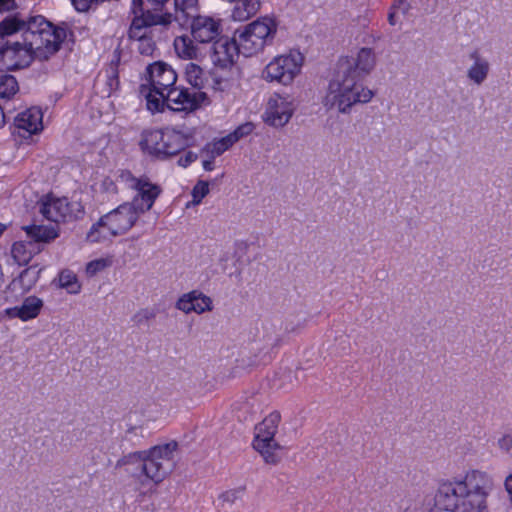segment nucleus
Segmentation results:
<instances>
[{
    "label": "nucleus",
    "instance_id": "f257e3e1",
    "mask_svg": "<svg viewBox=\"0 0 512 512\" xmlns=\"http://www.w3.org/2000/svg\"><path fill=\"white\" fill-rule=\"evenodd\" d=\"M69 37H73V32L66 23L54 25L45 18H37L22 42L0 45V65L6 70H18L28 67L34 59L46 61Z\"/></svg>",
    "mask_w": 512,
    "mask_h": 512
},
{
    "label": "nucleus",
    "instance_id": "f03ea898",
    "mask_svg": "<svg viewBox=\"0 0 512 512\" xmlns=\"http://www.w3.org/2000/svg\"><path fill=\"white\" fill-rule=\"evenodd\" d=\"M493 486V480L486 472L473 470L460 481L440 484L435 503L446 511L488 512L487 497Z\"/></svg>",
    "mask_w": 512,
    "mask_h": 512
},
{
    "label": "nucleus",
    "instance_id": "7ed1b4c3",
    "mask_svg": "<svg viewBox=\"0 0 512 512\" xmlns=\"http://www.w3.org/2000/svg\"><path fill=\"white\" fill-rule=\"evenodd\" d=\"M373 96V91L365 87L362 80L344 73L341 80L329 82L323 105L327 109L336 108L339 113L347 114L354 105L368 103Z\"/></svg>",
    "mask_w": 512,
    "mask_h": 512
},
{
    "label": "nucleus",
    "instance_id": "20e7f679",
    "mask_svg": "<svg viewBox=\"0 0 512 512\" xmlns=\"http://www.w3.org/2000/svg\"><path fill=\"white\" fill-rule=\"evenodd\" d=\"M194 141V133L190 129L165 128L143 131L139 145L149 155L166 159L193 145Z\"/></svg>",
    "mask_w": 512,
    "mask_h": 512
},
{
    "label": "nucleus",
    "instance_id": "39448f33",
    "mask_svg": "<svg viewBox=\"0 0 512 512\" xmlns=\"http://www.w3.org/2000/svg\"><path fill=\"white\" fill-rule=\"evenodd\" d=\"M140 214L127 202L106 213L92 225L87 233L90 242H101L128 232L137 222Z\"/></svg>",
    "mask_w": 512,
    "mask_h": 512
},
{
    "label": "nucleus",
    "instance_id": "423d86ee",
    "mask_svg": "<svg viewBox=\"0 0 512 512\" xmlns=\"http://www.w3.org/2000/svg\"><path fill=\"white\" fill-rule=\"evenodd\" d=\"M190 25L191 36L182 35L174 39V48L177 55L186 59L184 55V40H186L187 47H193L192 49H203L207 46L212 45L214 41L219 40L222 35V23L221 19L207 15H196L192 17L188 23Z\"/></svg>",
    "mask_w": 512,
    "mask_h": 512
},
{
    "label": "nucleus",
    "instance_id": "0eeeda50",
    "mask_svg": "<svg viewBox=\"0 0 512 512\" xmlns=\"http://www.w3.org/2000/svg\"><path fill=\"white\" fill-rule=\"evenodd\" d=\"M177 447L176 441H170L156 445L147 451L135 452L129 455V458L138 460L145 477L157 484L171 471L173 454Z\"/></svg>",
    "mask_w": 512,
    "mask_h": 512
},
{
    "label": "nucleus",
    "instance_id": "6e6552de",
    "mask_svg": "<svg viewBox=\"0 0 512 512\" xmlns=\"http://www.w3.org/2000/svg\"><path fill=\"white\" fill-rule=\"evenodd\" d=\"M276 32L275 20L270 17H261L246 25L243 30H236L234 35L241 47V54L249 57L271 45Z\"/></svg>",
    "mask_w": 512,
    "mask_h": 512
},
{
    "label": "nucleus",
    "instance_id": "1a4fd4ad",
    "mask_svg": "<svg viewBox=\"0 0 512 512\" xmlns=\"http://www.w3.org/2000/svg\"><path fill=\"white\" fill-rule=\"evenodd\" d=\"M184 43H187L184 40ZM187 46L188 44H184ZM193 47H185L183 51L187 60L203 61L209 57L215 67L221 69L231 68L241 53V47L234 36L229 38L223 35L219 40L214 41L212 45L203 49H192Z\"/></svg>",
    "mask_w": 512,
    "mask_h": 512
},
{
    "label": "nucleus",
    "instance_id": "9d476101",
    "mask_svg": "<svg viewBox=\"0 0 512 512\" xmlns=\"http://www.w3.org/2000/svg\"><path fill=\"white\" fill-rule=\"evenodd\" d=\"M146 73L150 85L145 94L147 108L152 112H162L165 93L175 87L177 74L170 65L162 61L148 65Z\"/></svg>",
    "mask_w": 512,
    "mask_h": 512
},
{
    "label": "nucleus",
    "instance_id": "9b49d317",
    "mask_svg": "<svg viewBox=\"0 0 512 512\" xmlns=\"http://www.w3.org/2000/svg\"><path fill=\"white\" fill-rule=\"evenodd\" d=\"M140 0H136L134 4V12L129 30L128 38L138 42V51L142 55L150 56L155 50V42L152 37L148 35L147 29L152 26L168 27L170 25V16H156L152 14H143V9L140 8Z\"/></svg>",
    "mask_w": 512,
    "mask_h": 512
},
{
    "label": "nucleus",
    "instance_id": "f8f14e48",
    "mask_svg": "<svg viewBox=\"0 0 512 512\" xmlns=\"http://www.w3.org/2000/svg\"><path fill=\"white\" fill-rule=\"evenodd\" d=\"M119 179L129 188L135 190L136 194L132 201L127 203L140 215L153 207L162 192L159 185L152 183L146 177L136 178L130 171H121Z\"/></svg>",
    "mask_w": 512,
    "mask_h": 512
},
{
    "label": "nucleus",
    "instance_id": "ddd939ff",
    "mask_svg": "<svg viewBox=\"0 0 512 512\" xmlns=\"http://www.w3.org/2000/svg\"><path fill=\"white\" fill-rule=\"evenodd\" d=\"M303 56L299 51L274 57L263 69L262 78L267 82L289 85L300 73Z\"/></svg>",
    "mask_w": 512,
    "mask_h": 512
},
{
    "label": "nucleus",
    "instance_id": "4468645a",
    "mask_svg": "<svg viewBox=\"0 0 512 512\" xmlns=\"http://www.w3.org/2000/svg\"><path fill=\"white\" fill-rule=\"evenodd\" d=\"M280 420V413L272 412L255 428L253 447L268 464H276L280 461V456L277 453L280 446L274 440Z\"/></svg>",
    "mask_w": 512,
    "mask_h": 512
},
{
    "label": "nucleus",
    "instance_id": "2eb2a0df",
    "mask_svg": "<svg viewBox=\"0 0 512 512\" xmlns=\"http://www.w3.org/2000/svg\"><path fill=\"white\" fill-rule=\"evenodd\" d=\"M40 213L51 222H69L83 217L85 211L78 201H69L66 197L46 196L40 202Z\"/></svg>",
    "mask_w": 512,
    "mask_h": 512
},
{
    "label": "nucleus",
    "instance_id": "dca6fc26",
    "mask_svg": "<svg viewBox=\"0 0 512 512\" xmlns=\"http://www.w3.org/2000/svg\"><path fill=\"white\" fill-rule=\"evenodd\" d=\"M208 102L205 92H191L185 87H174L165 93L164 107L176 112H192Z\"/></svg>",
    "mask_w": 512,
    "mask_h": 512
},
{
    "label": "nucleus",
    "instance_id": "f3484780",
    "mask_svg": "<svg viewBox=\"0 0 512 512\" xmlns=\"http://www.w3.org/2000/svg\"><path fill=\"white\" fill-rule=\"evenodd\" d=\"M296 109V102L291 95L274 93L267 104L265 121L274 127H283L291 119Z\"/></svg>",
    "mask_w": 512,
    "mask_h": 512
},
{
    "label": "nucleus",
    "instance_id": "a211bd4d",
    "mask_svg": "<svg viewBox=\"0 0 512 512\" xmlns=\"http://www.w3.org/2000/svg\"><path fill=\"white\" fill-rule=\"evenodd\" d=\"M42 118L43 115L40 108L31 107L26 109L15 117V129L23 137H25V133L28 135L37 134L43 129Z\"/></svg>",
    "mask_w": 512,
    "mask_h": 512
},
{
    "label": "nucleus",
    "instance_id": "6ab92c4d",
    "mask_svg": "<svg viewBox=\"0 0 512 512\" xmlns=\"http://www.w3.org/2000/svg\"><path fill=\"white\" fill-rule=\"evenodd\" d=\"M468 57L472 63L467 68L466 77L472 84L481 86L489 76L491 64L489 60L481 54L479 49H474L469 52Z\"/></svg>",
    "mask_w": 512,
    "mask_h": 512
},
{
    "label": "nucleus",
    "instance_id": "aec40b11",
    "mask_svg": "<svg viewBox=\"0 0 512 512\" xmlns=\"http://www.w3.org/2000/svg\"><path fill=\"white\" fill-rule=\"evenodd\" d=\"M376 58L371 48H361L356 57L352 58L344 73L352 74L355 78L363 80L374 69Z\"/></svg>",
    "mask_w": 512,
    "mask_h": 512
},
{
    "label": "nucleus",
    "instance_id": "412c9836",
    "mask_svg": "<svg viewBox=\"0 0 512 512\" xmlns=\"http://www.w3.org/2000/svg\"><path fill=\"white\" fill-rule=\"evenodd\" d=\"M176 307L185 312H196L197 314L211 311L212 300L198 290H193L187 294H184L176 303Z\"/></svg>",
    "mask_w": 512,
    "mask_h": 512
},
{
    "label": "nucleus",
    "instance_id": "4be33fe9",
    "mask_svg": "<svg viewBox=\"0 0 512 512\" xmlns=\"http://www.w3.org/2000/svg\"><path fill=\"white\" fill-rule=\"evenodd\" d=\"M37 18H44L41 15L31 16L27 19H21L18 16H7L0 22V45L9 42L6 40L7 37L21 32L22 39H25V33L28 31L30 24Z\"/></svg>",
    "mask_w": 512,
    "mask_h": 512
},
{
    "label": "nucleus",
    "instance_id": "5701e85b",
    "mask_svg": "<svg viewBox=\"0 0 512 512\" xmlns=\"http://www.w3.org/2000/svg\"><path fill=\"white\" fill-rule=\"evenodd\" d=\"M43 306V301L36 296L27 297L21 306L6 309V314L11 318H19L28 321L38 316Z\"/></svg>",
    "mask_w": 512,
    "mask_h": 512
},
{
    "label": "nucleus",
    "instance_id": "b1692460",
    "mask_svg": "<svg viewBox=\"0 0 512 512\" xmlns=\"http://www.w3.org/2000/svg\"><path fill=\"white\" fill-rule=\"evenodd\" d=\"M199 0H174V13H170V25L173 22L185 27L190 19L197 15Z\"/></svg>",
    "mask_w": 512,
    "mask_h": 512
},
{
    "label": "nucleus",
    "instance_id": "393cba45",
    "mask_svg": "<svg viewBox=\"0 0 512 512\" xmlns=\"http://www.w3.org/2000/svg\"><path fill=\"white\" fill-rule=\"evenodd\" d=\"M40 251L32 241H18L12 245L11 255L14 261L22 266L30 262L32 257Z\"/></svg>",
    "mask_w": 512,
    "mask_h": 512
},
{
    "label": "nucleus",
    "instance_id": "a878e982",
    "mask_svg": "<svg viewBox=\"0 0 512 512\" xmlns=\"http://www.w3.org/2000/svg\"><path fill=\"white\" fill-rule=\"evenodd\" d=\"M30 238L29 241L35 243L36 247H39V243H47L54 240L58 233L54 227L43 226V225H30L23 228Z\"/></svg>",
    "mask_w": 512,
    "mask_h": 512
},
{
    "label": "nucleus",
    "instance_id": "bb28decb",
    "mask_svg": "<svg viewBox=\"0 0 512 512\" xmlns=\"http://www.w3.org/2000/svg\"><path fill=\"white\" fill-rule=\"evenodd\" d=\"M184 74L187 82L199 91L205 88L208 82L206 72L199 64L187 63L184 68Z\"/></svg>",
    "mask_w": 512,
    "mask_h": 512
},
{
    "label": "nucleus",
    "instance_id": "cd10ccee",
    "mask_svg": "<svg viewBox=\"0 0 512 512\" xmlns=\"http://www.w3.org/2000/svg\"><path fill=\"white\" fill-rule=\"evenodd\" d=\"M232 11V17L237 21H245L254 16L260 9V0H237Z\"/></svg>",
    "mask_w": 512,
    "mask_h": 512
},
{
    "label": "nucleus",
    "instance_id": "c85d7f7f",
    "mask_svg": "<svg viewBox=\"0 0 512 512\" xmlns=\"http://www.w3.org/2000/svg\"><path fill=\"white\" fill-rule=\"evenodd\" d=\"M39 272L40 271L36 270L34 267L23 270L18 278L12 280L9 288L15 290L19 287L23 290V292H28L37 282Z\"/></svg>",
    "mask_w": 512,
    "mask_h": 512
},
{
    "label": "nucleus",
    "instance_id": "c756f323",
    "mask_svg": "<svg viewBox=\"0 0 512 512\" xmlns=\"http://www.w3.org/2000/svg\"><path fill=\"white\" fill-rule=\"evenodd\" d=\"M136 0L131 1L130 12H134V4ZM169 0H140V8L143 9V14H152L156 16H170V12L165 10V5Z\"/></svg>",
    "mask_w": 512,
    "mask_h": 512
},
{
    "label": "nucleus",
    "instance_id": "7c9ffc66",
    "mask_svg": "<svg viewBox=\"0 0 512 512\" xmlns=\"http://www.w3.org/2000/svg\"><path fill=\"white\" fill-rule=\"evenodd\" d=\"M18 91L16 78L0 70V98H10Z\"/></svg>",
    "mask_w": 512,
    "mask_h": 512
},
{
    "label": "nucleus",
    "instance_id": "2f4dec72",
    "mask_svg": "<svg viewBox=\"0 0 512 512\" xmlns=\"http://www.w3.org/2000/svg\"><path fill=\"white\" fill-rule=\"evenodd\" d=\"M59 285L64 288L70 294H77L80 292V284L77 280V276L70 270H63L59 274Z\"/></svg>",
    "mask_w": 512,
    "mask_h": 512
},
{
    "label": "nucleus",
    "instance_id": "473e14b6",
    "mask_svg": "<svg viewBox=\"0 0 512 512\" xmlns=\"http://www.w3.org/2000/svg\"><path fill=\"white\" fill-rule=\"evenodd\" d=\"M105 84L107 88L103 92L106 93L108 96H110L112 92L116 91L119 88L120 82L118 72L115 68H111L109 71H107Z\"/></svg>",
    "mask_w": 512,
    "mask_h": 512
},
{
    "label": "nucleus",
    "instance_id": "72a5a7b5",
    "mask_svg": "<svg viewBox=\"0 0 512 512\" xmlns=\"http://www.w3.org/2000/svg\"><path fill=\"white\" fill-rule=\"evenodd\" d=\"M209 193V185L206 181H198L192 190L193 203L199 204L202 199Z\"/></svg>",
    "mask_w": 512,
    "mask_h": 512
},
{
    "label": "nucleus",
    "instance_id": "f704fd0d",
    "mask_svg": "<svg viewBox=\"0 0 512 512\" xmlns=\"http://www.w3.org/2000/svg\"><path fill=\"white\" fill-rule=\"evenodd\" d=\"M155 316H156V314H155L154 310H152V309H149V308L140 309L133 315L132 321L136 325H142L144 323L149 322L151 319L155 318Z\"/></svg>",
    "mask_w": 512,
    "mask_h": 512
},
{
    "label": "nucleus",
    "instance_id": "c9c22d12",
    "mask_svg": "<svg viewBox=\"0 0 512 512\" xmlns=\"http://www.w3.org/2000/svg\"><path fill=\"white\" fill-rule=\"evenodd\" d=\"M225 147H223L222 145H220V142L217 140V141H214L212 143H208L206 144L205 148H204V152H206L207 154H209L211 156L212 159H214L215 157L217 156H220L221 154H223L225 152Z\"/></svg>",
    "mask_w": 512,
    "mask_h": 512
},
{
    "label": "nucleus",
    "instance_id": "e433bc0d",
    "mask_svg": "<svg viewBox=\"0 0 512 512\" xmlns=\"http://www.w3.org/2000/svg\"><path fill=\"white\" fill-rule=\"evenodd\" d=\"M253 131L252 123H245L238 126L231 134L236 138V142L239 141L244 136L249 135Z\"/></svg>",
    "mask_w": 512,
    "mask_h": 512
},
{
    "label": "nucleus",
    "instance_id": "4c0bfd02",
    "mask_svg": "<svg viewBox=\"0 0 512 512\" xmlns=\"http://www.w3.org/2000/svg\"><path fill=\"white\" fill-rule=\"evenodd\" d=\"M106 267V261L104 259H98L91 261L87 264L86 272L93 276L103 270Z\"/></svg>",
    "mask_w": 512,
    "mask_h": 512
},
{
    "label": "nucleus",
    "instance_id": "58836bf2",
    "mask_svg": "<svg viewBox=\"0 0 512 512\" xmlns=\"http://www.w3.org/2000/svg\"><path fill=\"white\" fill-rule=\"evenodd\" d=\"M498 447L506 452L509 453L512 450V435L511 434H504L498 439Z\"/></svg>",
    "mask_w": 512,
    "mask_h": 512
},
{
    "label": "nucleus",
    "instance_id": "ea45409f",
    "mask_svg": "<svg viewBox=\"0 0 512 512\" xmlns=\"http://www.w3.org/2000/svg\"><path fill=\"white\" fill-rule=\"evenodd\" d=\"M241 490H228L221 494L220 499L229 504H233L240 496Z\"/></svg>",
    "mask_w": 512,
    "mask_h": 512
},
{
    "label": "nucleus",
    "instance_id": "a19ab883",
    "mask_svg": "<svg viewBox=\"0 0 512 512\" xmlns=\"http://www.w3.org/2000/svg\"><path fill=\"white\" fill-rule=\"evenodd\" d=\"M197 159V154L192 151H187L183 156H181L178 160V164L182 167H187Z\"/></svg>",
    "mask_w": 512,
    "mask_h": 512
},
{
    "label": "nucleus",
    "instance_id": "79ce46f5",
    "mask_svg": "<svg viewBox=\"0 0 512 512\" xmlns=\"http://www.w3.org/2000/svg\"><path fill=\"white\" fill-rule=\"evenodd\" d=\"M71 2L77 11L85 12L92 3H96V0H71Z\"/></svg>",
    "mask_w": 512,
    "mask_h": 512
},
{
    "label": "nucleus",
    "instance_id": "37998d69",
    "mask_svg": "<svg viewBox=\"0 0 512 512\" xmlns=\"http://www.w3.org/2000/svg\"><path fill=\"white\" fill-rule=\"evenodd\" d=\"M266 338V346L267 348H269L270 350L278 347L281 343V338L279 335L275 334V335H272V334H267L265 336Z\"/></svg>",
    "mask_w": 512,
    "mask_h": 512
},
{
    "label": "nucleus",
    "instance_id": "c03bdc74",
    "mask_svg": "<svg viewBox=\"0 0 512 512\" xmlns=\"http://www.w3.org/2000/svg\"><path fill=\"white\" fill-rule=\"evenodd\" d=\"M101 187L104 191H106L108 193H112V194L117 193V187H116L115 183L111 180L110 177L104 178V180L101 184Z\"/></svg>",
    "mask_w": 512,
    "mask_h": 512
},
{
    "label": "nucleus",
    "instance_id": "a18cd8bd",
    "mask_svg": "<svg viewBox=\"0 0 512 512\" xmlns=\"http://www.w3.org/2000/svg\"><path fill=\"white\" fill-rule=\"evenodd\" d=\"M218 141L220 142V145L225 147V150H228L234 143H236V138L230 133Z\"/></svg>",
    "mask_w": 512,
    "mask_h": 512
},
{
    "label": "nucleus",
    "instance_id": "49530a36",
    "mask_svg": "<svg viewBox=\"0 0 512 512\" xmlns=\"http://www.w3.org/2000/svg\"><path fill=\"white\" fill-rule=\"evenodd\" d=\"M15 7L14 0H0V12L9 11Z\"/></svg>",
    "mask_w": 512,
    "mask_h": 512
},
{
    "label": "nucleus",
    "instance_id": "de8ad7c7",
    "mask_svg": "<svg viewBox=\"0 0 512 512\" xmlns=\"http://www.w3.org/2000/svg\"><path fill=\"white\" fill-rule=\"evenodd\" d=\"M214 89L215 90H220V91H223L224 89H226L228 83L227 81H223V80H218V79H215L214 81Z\"/></svg>",
    "mask_w": 512,
    "mask_h": 512
},
{
    "label": "nucleus",
    "instance_id": "09e8293b",
    "mask_svg": "<svg viewBox=\"0 0 512 512\" xmlns=\"http://www.w3.org/2000/svg\"><path fill=\"white\" fill-rule=\"evenodd\" d=\"M203 168L206 171H212L214 169V161L211 157L210 159L203 161Z\"/></svg>",
    "mask_w": 512,
    "mask_h": 512
},
{
    "label": "nucleus",
    "instance_id": "8fccbe9b",
    "mask_svg": "<svg viewBox=\"0 0 512 512\" xmlns=\"http://www.w3.org/2000/svg\"><path fill=\"white\" fill-rule=\"evenodd\" d=\"M505 488L507 492L510 495V498L512 497V474L509 475L505 480Z\"/></svg>",
    "mask_w": 512,
    "mask_h": 512
},
{
    "label": "nucleus",
    "instance_id": "3c124183",
    "mask_svg": "<svg viewBox=\"0 0 512 512\" xmlns=\"http://www.w3.org/2000/svg\"><path fill=\"white\" fill-rule=\"evenodd\" d=\"M5 123V115L2 107L0 106V127H2Z\"/></svg>",
    "mask_w": 512,
    "mask_h": 512
},
{
    "label": "nucleus",
    "instance_id": "603ef678",
    "mask_svg": "<svg viewBox=\"0 0 512 512\" xmlns=\"http://www.w3.org/2000/svg\"><path fill=\"white\" fill-rule=\"evenodd\" d=\"M389 21H390L391 24H394V22H393V15L389 16Z\"/></svg>",
    "mask_w": 512,
    "mask_h": 512
},
{
    "label": "nucleus",
    "instance_id": "864d4df0",
    "mask_svg": "<svg viewBox=\"0 0 512 512\" xmlns=\"http://www.w3.org/2000/svg\"><path fill=\"white\" fill-rule=\"evenodd\" d=\"M144 92H145V89H144V86H142L141 93H144Z\"/></svg>",
    "mask_w": 512,
    "mask_h": 512
},
{
    "label": "nucleus",
    "instance_id": "5fc2aeb1",
    "mask_svg": "<svg viewBox=\"0 0 512 512\" xmlns=\"http://www.w3.org/2000/svg\"><path fill=\"white\" fill-rule=\"evenodd\" d=\"M511 502H512V497L510 498Z\"/></svg>",
    "mask_w": 512,
    "mask_h": 512
}]
</instances>
